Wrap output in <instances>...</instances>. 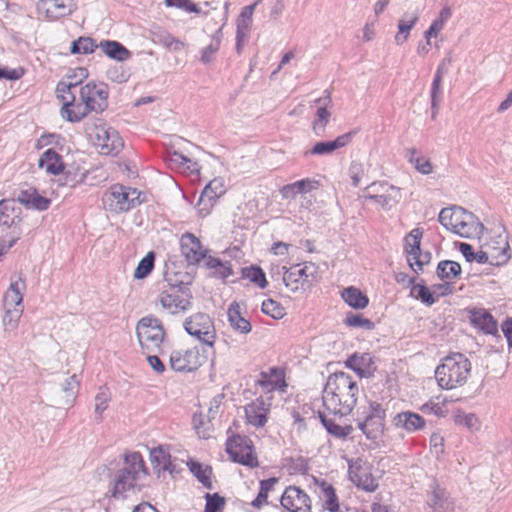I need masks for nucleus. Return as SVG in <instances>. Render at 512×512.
I'll use <instances>...</instances> for the list:
<instances>
[{"label": "nucleus", "mask_w": 512, "mask_h": 512, "mask_svg": "<svg viewBox=\"0 0 512 512\" xmlns=\"http://www.w3.org/2000/svg\"><path fill=\"white\" fill-rule=\"evenodd\" d=\"M408 162L415 168L417 173L422 175H430L434 171V164L429 157L419 153L416 148L407 150Z\"/></svg>", "instance_id": "nucleus-37"}, {"label": "nucleus", "mask_w": 512, "mask_h": 512, "mask_svg": "<svg viewBox=\"0 0 512 512\" xmlns=\"http://www.w3.org/2000/svg\"><path fill=\"white\" fill-rule=\"evenodd\" d=\"M202 365L198 348L175 350L171 353L170 366L176 372L193 371Z\"/></svg>", "instance_id": "nucleus-19"}, {"label": "nucleus", "mask_w": 512, "mask_h": 512, "mask_svg": "<svg viewBox=\"0 0 512 512\" xmlns=\"http://www.w3.org/2000/svg\"><path fill=\"white\" fill-rule=\"evenodd\" d=\"M319 417L326 431L334 437H346L352 433V426L337 423V419L341 420L343 416H333V413L324 409L319 411Z\"/></svg>", "instance_id": "nucleus-28"}, {"label": "nucleus", "mask_w": 512, "mask_h": 512, "mask_svg": "<svg viewBox=\"0 0 512 512\" xmlns=\"http://www.w3.org/2000/svg\"><path fill=\"white\" fill-rule=\"evenodd\" d=\"M9 228V232L1 236L0 247H2V251H9L19 240L21 235V226L13 225V227Z\"/></svg>", "instance_id": "nucleus-52"}, {"label": "nucleus", "mask_w": 512, "mask_h": 512, "mask_svg": "<svg viewBox=\"0 0 512 512\" xmlns=\"http://www.w3.org/2000/svg\"><path fill=\"white\" fill-rule=\"evenodd\" d=\"M344 324L350 327L355 328H363V329H373L374 323L372 320L363 317L360 314H350L347 315L346 318H344Z\"/></svg>", "instance_id": "nucleus-58"}, {"label": "nucleus", "mask_w": 512, "mask_h": 512, "mask_svg": "<svg viewBox=\"0 0 512 512\" xmlns=\"http://www.w3.org/2000/svg\"><path fill=\"white\" fill-rule=\"evenodd\" d=\"M483 250H490L498 255H505L509 257L508 241L501 236L496 238V241H492L490 243L485 244V249Z\"/></svg>", "instance_id": "nucleus-63"}, {"label": "nucleus", "mask_w": 512, "mask_h": 512, "mask_svg": "<svg viewBox=\"0 0 512 512\" xmlns=\"http://www.w3.org/2000/svg\"><path fill=\"white\" fill-rule=\"evenodd\" d=\"M0 225L7 226V228L20 225L19 217H11L10 209L5 200L0 201Z\"/></svg>", "instance_id": "nucleus-61"}, {"label": "nucleus", "mask_w": 512, "mask_h": 512, "mask_svg": "<svg viewBox=\"0 0 512 512\" xmlns=\"http://www.w3.org/2000/svg\"><path fill=\"white\" fill-rule=\"evenodd\" d=\"M74 0H38L36 11L39 18L56 21L71 14Z\"/></svg>", "instance_id": "nucleus-17"}, {"label": "nucleus", "mask_w": 512, "mask_h": 512, "mask_svg": "<svg viewBox=\"0 0 512 512\" xmlns=\"http://www.w3.org/2000/svg\"><path fill=\"white\" fill-rule=\"evenodd\" d=\"M346 366L355 371L360 377H368L374 373L373 358L369 353L353 354L347 358Z\"/></svg>", "instance_id": "nucleus-27"}, {"label": "nucleus", "mask_w": 512, "mask_h": 512, "mask_svg": "<svg viewBox=\"0 0 512 512\" xmlns=\"http://www.w3.org/2000/svg\"><path fill=\"white\" fill-rule=\"evenodd\" d=\"M262 312L273 319H282L286 315L285 308L273 299L263 301Z\"/></svg>", "instance_id": "nucleus-50"}, {"label": "nucleus", "mask_w": 512, "mask_h": 512, "mask_svg": "<svg viewBox=\"0 0 512 512\" xmlns=\"http://www.w3.org/2000/svg\"><path fill=\"white\" fill-rule=\"evenodd\" d=\"M400 190L398 187L386 182H374L368 187V193L364 195L365 201H373L382 209L390 210L399 202Z\"/></svg>", "instance_id": "nucleus-15"}, {"label": "nucleus", "mask_w": 512, "mask_h": 512, "mask_svg": "<svg viewBox=\"0 0 512 512\" xmlns=\"http://www.w3.org/2000/svg\"><path fill=\"white\" fill-rule=\"evenodd\" d=\"M98 45L94 43L93 38L79 37L76 41L72 42L70 52L72 54H89L94 52Z\"/></svg>", "instance_id": "nucleus-49"}, {"label": "nucleus", "mask_w": 512, "mask_h": 512, "mask_svg": "<svg viewBox=\"0 0 512 512\" xmlns=\"http://www.w3.org/2000/svg\"><path fill=\"white\" fill-rule=\"evenodd\" d=\"M110 400V392L106 387L98 389L96 396H94V415H96V420L98 422L102 421L103 412L107 410Z\"/></svg>", "instance_id": "nucleus-43"}, {"label": "nucleus", "mask_w": 512, "mask_h": 512, "mask_svg": "<svg viewBox=\"0 0 512 512\" xmlns=\"http://www.w3.org/2000/svg\"><path fill=\"white\" fill-rule=\"evenodd\" d=\"M455 423L470 431L479 430V420L474 414L459 413L455 416Z\"/></svg>", "instance_id": "nucleus-59"}, {"label": "nucleus", "mask_w": 512, "mask_h": 512, "mask_svg": "<svg viewBox=\"0 0 512 512\" xmlns=\"http://www.w3.org/2000/svg\"><path fill=\"white\" fill-rule=\"evenodd\" d=\"M443 80L433 79L430 87V103H431V113H433V117L438 114L441 100H443V86L441 83Z\"/></svg>", "instance_id": "nucleus-48"}, {"label": "nucleus", "mask_w": 512, "mask_h": 512, "mask_svg": "<svg viewBox=\"0 0 512 512\" xmlns=\"http://www.w3.org/2000/svg\"><path fill=\"white\" fill-rule=\"evenodd\" d=\"M27 285L21 274L16 279L10 281L9 288L4 294V324L5 331H13L23 315V295Z\"/></svg>", "instance_id": "nucleus-5"}, {"label": "nucleus", "mask_w": 512, "mask_h": 512, "mask_svg": "<svg viewBox=\"0 0 512 512\" xmlns=\"http://www.w3.org/2000/svg\"><path fill=\"white\" fill-rule=\"evenodd\" d=\"M260 2L261 0H257L251 5L242 8L241 13L236 20V32H244V30L249 28L250 24L252 23L253 12Z\"/></svg>", "instance_id": "nucleus-46"}, {"label": "nucleus", "mask_w": 512, "mask_h": 512, "mask_svg": "<svg viewBox=\"0 0 512 512\" xmlns=\"http://www.w3.org/2000/svg\"><path fill=\"white\" fill-rule=\"evenodd\" d=\"M154 260L155 255L153 252H149L148 254H146V256L142 258L140 262H138L136 270H134V279L141 280L146 278L150 274L152 269H154Z\"/></svg>", "instance_id": "nucleus-47"}, {"label": "nucleus", "mask_w": 512, "mask_h": 512, "mask_svg": "<svg viewBox=\"0 0 512 512\" xmlns=\"http://www.w3.org/2000/svg\"><path fill=\"white\" fill-rule=\"evenodd\" d=\"M204 196L218 197L220 198L225 194V181L221 177H216L207 183L202 190Z\"/></svg>", "instance_id": "nucleus-51"}, {"label": "nucleus", "mask_w": 512, "mask_h": 512, "mask_svg": "<svg viewBox=\"0 0 512 512\" xmlns=\"http://www.w3.org/2000/svg\"><path fill=\"white\" fill-rule=\"evenodd\" d=\"M342 299L354 309H365L368 306V297L359 288L350 287L342 291Z\"/></svg>", "instance_id": "nucleus-41"}, {"label": "nucleus", "mask_w": 512, "mask_h": 512, "mask_svg": "<svg viewBox=\"0 0 512 512\" xmlns=\"http://www.w3.org/2000/svg\"><path fill=\"white\" fill-rule=\"evenodd\" d=\"M218 200V197L204 196L203 194H201V196H199V200L197 203L198 215L201 216L202 218H205L208 215H210L213 207H215V204Z\"/></svg>", "instance_id": "nucleus-56"}, {"label": "nucleus", "mask_w": 512, "mask_h": 512, "mask_svg": "<svg viewBox=\"0 0 512 512\" xmlns=\"http://www.w3.org/2000/svg\"><path fill=\"white\" fill-rule=\"evenodd\" d=\"M422 235V230L415 228L404 238V251L407 254L408 265L416 273L422 271L423 266L430 261V255L421 252Z\"/></svg>", "instance_id": "nucleus-14"}, {"label": "nucleus", "mask_w": 512, "mask_h": 512, "mask_svg": "<svg viewBox=\"0 0 512 512\" xmlns=\"http://www.w3.org/2000/svg\"><path fill=\"white\" fill-rule=\"evenodd\" d=\"M429 505L434 512H453L455 511V504L448 496V494L440 489L435 488L431 493Z\"/></svg>", "instance_id": "nucleus-36"}, {"label": "nucleus", "mask_w": 512, "mask_h": 512, "mask_svg": "<svg viewBox=\"0 0 512 512\" xmlns=\"http://www.w3.org/2000/svg\"><path fill=\"white\" fill-rule=\"evenodd\" d=\"M18 202L28 209H35L37 211H45L50 206V200L38 194L35 188L20 191Z\"/></svg>", "instance_id": "nucleus-29"}, {"label": "nucleus", "mask_w": 512, "mask_h": 512, "mask_svg": "<svg viewBox=\"0 0 512 512\" xmlns=\"http://www.w3.org/2000/svg\"><path fill=\"white\" fill-rule=\"evenodd\" d=\"M167 164L172 169L189 172L190 174H198V163L183 156L181 152L173 151L168 153Z\"/></svg>", "instance_id": "nucleus-31"}, {"label": "nucleus", "mask_w": 512, "mask_h": 512, "mask_svg": "<svg viewBox=\"0 0 512 512\" xmlns=\"http://www.w3.org/2000/svg\"><path fill=\"white\" fill-rule=\"evenodd\" d=\"M281 507L288 512H311V498L299 487H286L281 496Z\"/></svg>", "instance_id": "nucleus-18"}, {"label": "nucleus", "mask_w": 512, "mask_h": 512, "mask_svg": "<svg viewBox=\"0 0 512 512\" xmlns=\"http://www.w3.org/2000/svg\"><path fill=\"white\" fill-rule=\"evenodd\" d=\"M444 404L445 400L437 396L436 398L430 399V401L425 403L424 406L421 407V411L424 413L434 414L437 417H444Z\"/></svg>", "instance_id": "nucleus-57"}, {"label": "nucleus", "mask_w": 512, "mask_h": 512, "mask_svg": "<svg viewBox=\"0 0 512 512\" xmlns=\"http://www.w3.org/2000/svg\"><path fill=\"white\" fill-rule=\"evenodd\" d=\"M318 188V181L310 178H304L294 183L282 186L280 194L284 200H294L296 196L308 194Z\"/></svg>", "instance_id": "nucleus-24"}, {"label": "nucleus", "mask_w": 512, "mask_h": 512, "mask_svg": "<svg viewBox=\"0 0 512 512\" xmlns=\"http://www.w3.org/2000/svg\"><path fill=\"white\" fill-rule=\"evenodd\" d=\"M470 320H472L474 326L486 334L494 335L497 333L496 321L486 310L479 309L472 312Z\"/></svg>", "instance_id": "nucleus-34"}, {"label": "nucleus", "mask_w": 512, "mask_h": 512, "mask_svg": "<svg viewBox=\"0 0 512 512\" xmlns=\"http://www.w3.org/2000/svg\"><path fill=\"white\" fill-rule=\"evenodd\" d=\"M272 403L263 397L256 398L245 408L246 422L255 428H262L268 421Z\"/></svg>", "instance_id": "nucleus-21"}, {"label": "nucleus", "mask_w": 512, "mask_h": 512, "mask_svg": "<svg viewBox=\"0 0 512 512\" xmlns=\"http://www.w3.org/2000/svg\"><path fill=\"white\" fill-rule=\"evenodd\" d=\"M166 281L168 282L167 288L160 291L158 303L162 309L167 311L168 314L177 315L184 313L190 309L191 301L189 294L182 291L178 284H172L171 278L166 274Z\"/></svg>", "instance_id": "nucleus-7"}, {"label": "nucleus", "mask_w": 512, "mask_h": 512, "mask_svg": "<svg viewBox=\"0 0 512 512\" xmlns=\"http://www.w3.org/2000/svg\"><path fill=\"white\" fill-rule=\"evenodd\" d=\"M411 295L427 305H432L435 302L434 296L425 284L413 285L411 288Z\"/></svg>", "instance_id": "nucleus-55"}, {"label": "nucleus", "mask_w": 512, "mask_h": 512, "mask_svg": "<svg viewBox=\"0 0 512 512\" xmlns=\"http://www.w3.org/2000/svg\"><path fill=\"white\" fill-rule=\"evenodd\" d=\"M358 396L359 386L351 375L334 372L329 375L322 391V406L333 416L343 417L351 413Z\"/></svg>", "instance_id": "nucleus-2"}, {"label": "nucleus", "mask_w": 512, "mask_h": 512, "mask_svg": "<svg viewBox=\"0 0 512 512\" xmlns=\"http://www.w3.org/2000/svg\"><path fill=\"white\" fill-rule=\"evenodd\" d=\"M470 369L469 359L462 353H454L443 358L435 369V379L442 389H456L466 383Z\"/></svg>", "instance_id": "nucleus-4"}, {"label": "nucleus", "mask_w": 512, "mask_h": 512, "mask_svg": "<svg viewBox=\"0 0 512 512\" xmlns=\"http://www.w3.org/2000/svg\"><path fill=\"white\" fill-rule=\"evenodd\" d=\"M359 429L367 439L374 443L382 441L384 435V409L378 402L369 405V412L364 421L359 422Z\"/></svg>", "instance_id": "nucleus-13"}, {"label": "nucleus", "mask_w": 512, "mask_h": 512, "mask_svg": "<svg viewBox=\"0 0 512 512\" xmlns=\"http://www.w3.org/2000/svg\"><path fill=\"white\" fill-rule=\"evenodd\" d=\"M98 48L102 50V53L107 55L110 59H115L116 61L123 62L130 58V52L124 45L115 42V41H101L98 44Z\"/></svg>", "instance_id": "nucleus-38"}, {"label": "nucleus", "mask_w": 512, "mask_h": 512, "mask_svg": "<svg viewBox=\"0 0 512 512\" xmlns=\"http://www.w3.org/2000/svg\"><path fill=\"white\" fill-rule=\"evenodd\" d=\"M150 458L152 463L162 469H167L168 465L171 464V456L162 447L151 450Z\"/></svg>", "instance_id": "nucleus-60"}, {"label": "nucleus", "mask_w": 512, "mask_h": 512, "mask_svg": "<svg viewBox=\"0 0 512 512\" xmlns=\"http://www.w3.org/2000/svg\"><path fill=\"white\" fill-rule=\"evenodd\" d=\"M137 476H128L115 473L114 482H112L111 496L115 498L125 497V493L133 491L135 484L140 480Z\"/></svg>", "instance_id": "nucleus-33"}, {"label": "nucleus", "mask_w": 512, "mask_h": 512, "mask_svg": "<svg viewBox=\"0 0 512 512\" xmlns=\"http://www.w3.org/2000/svg\"><path fill=\"white\" fill-rule=\"evenodd\" d=\"M181 255L190 265H198L207 255V248L202 245L199 238L186 232L180 238Z\"/></svg>", "instance_id": "nucleus-20"}, {"label": "nucleus", "mask_w": 512, "mask_h": 512, "mask_svg": "<svg viewBox=\"0 0 512 512\" xmlns=\"http://www.w3.org/2000/svg\"><path fill=\"white\" fill-rule=\"evenodd\" d=\"M356 132H346L332 141L317 142L312 146L311 150L304 152V156H324L334 153L335 151L345 147L351 143Z\"/></svg>", "instance_id": "nucleus-22"}, {"label": "nucleus", "mask_w": 512, "mask_h": 512, "mask_svg": "<svg viewBox=\"0 0 512 512\" xmlns=\"http://www.w3.org/2000/svg\"><path fill=\"white\" fill-rule=\"evenodd\" d=\"M186 333L197 338L199 343L213 348L216 342V328L208 314L195 313L184 323Z\"/></svg>", "instance_id": "nucleus-8"}, {"label": "nucleus", "mask_w": 512, "mask_h": 512, "mask_svg": "<svg viewBox=\"0 0 512 512\" xmlns=\"http://www.w3.org/2000/svg\"><path fill=\"white\" fill-rule=\"evenodd\" d=\"M438 221L447 231L461 238H479L484 229L477 217L460 206L444 207L439 212Z\"/></svg>", "instance_id": "nucleus-3"}, {"label": "nucleus", "mask_w": 512, "mask_h": 512, "mask_svg": "<svg viewBox=\"0 0 512 512\" xmlns=\"http://www.w3.org/2000/svg\"><path fill=\"white\" fill-rule=\"evenodd\" d=\"M86 133H88L94 147L103 155L118 154L123 149V140L119 133L105 124L88 126Z\"/></svg>", "instance_id": "nucleus-6"}, {"label": "nucleus", "mask_w": 512, "mask_h": 512, "mask_svg": "<svg viewBox=\"0 0 512 512\" xmlns=\"http://www.w3.org/2000/svg\"><path fill=\"white\" fill-rule=\"evenodd\" d=\"M452 15L451 9L449 7H444L439 16L431 23L430 27L425 32H440L445 23L450 19Z\"/></svg>", "instance_id": "nucleus-62"}, {"label": "nucleus", "mask_w": 512, "mask_h": 512, "mask_svg": "<svg viewBox=\"0 0 512 512\" xmlns=\"http://www.w3.org/2000/svg\"><path fill=\"white\" fill-rule=\"evenodd\" d=\"M315 103L319 105V109H317L316 118L312 122V129L317 135H321L325 132L326 125L330 119V112L327 111V108L331 105L330 96L318 98Z\"/></svg>", "instance_id": "nucleus-30"}, {"label": "nucleus", "mask_w": 512, "mask_h": 512, "mask_svg": "<svg viewBox=\"0 0 512 512\" xmlns=\"http://www.w3.org/2000/svg\"><path fill=\"white\" fill-rule=\"evenodd\" d=\"M188 467L191 473L197 477L198 481L203 484V487L207 489H212V481H211V468L203 467L201 463L190 460L188 462Z\"/></svg>", "instance_id": "nucleus-42"}, {"label": "nucleus", "mask_w": 512, "mask_h": 512, "mask_svg": "<svg viewBox=\"0 0 512 512\" xmlns=\"http://www.w3.org/2000/svg\"><path fill=\"white\" fill-rule=\"evenodd\" d=\"M243 276L249 279L250 282L259 286L260 289L267 287V279L262 269L256 267H249L243 270Z\"/></svg>", "instance_id": "nucleus-53"}, {"label": "nucleus", "mask_w": 512, "mask_h": 512, "mask_svg": "<svg viewBox=\"0 0 512 512\" xmlns=\"http://www.w3.org/2000/svg\"><path fill=\"white\" fill-rule=\"evenodd\" d=\"M509 260L508 256L498 254L492 250H481L474 255V261L479 264L490 263L499 266Z\"/></svg>", "instance_id": "nucleus-45"}, {"label": "nucleus", "mask_w": 512, "mask_h": 512, "mask_svg": "<svg viewBox=\"0 0 512 512\" xmlns=\"http://www.w3.org/2000/svg\"><path fill=\"white\" fill-rule=\"evenodd\" d=\"M138 343L146 351L159 349L164 341V328L160 321L153 317L141 318L136 325Z\"/></svg>", "instance_id": "nucleus-10"}, {"label": "nucleus", "mask_w": 512, "mask_h": 512, "mask_svg": "<svg viewBox=\"0 0 512 512\" xmlns=\"http://www.w3.org/2000/svg\"><path fill=\"white\" fill-rule=\"evenodd\" d=\"M317 486H319L320 490L319 497L322 503V508L328 512H338L339 502L333 486L325 481L317 483Z\"/></svg>", "instance_id": "nucleus-32"}, {"label": "nucleus", "mask_w": 512, "mask_h": 512, "mask_svg": "<svg viewBox=\"0 0 512 512\" xmlns=\"http://www.w3.org/2000/svg\"><path fill=\"white\" fill-rule=\"evenodd\" d=\"M116 474H123L140 478L146 475L147 468L141 453L132 452L125 454L123 467H121L120 470L116 472Z\"/></svg>", "instance_id": "nucleus-26"}, {"label": "nucleus", "mask_w": 512, "mask_h": 512, "mask_svg": "<svg viewBox=\"0 0 512 512\" xmlns=\"http://www.w3.org/2000/svg\"><path fill=\"white\" fill-rule=\"evenodd\" d=\"M348 476L356 487L368 492H374L378 488V481L371 473V466L363 460H356L348 466Z\"/></svg>", "instance_id": "nucleus-16"}, {"label": "nucleus", "mask_w": 512, "mask_h": 512, "mask_svg": "<svg viewBox=\"0 0 512 512\" xmlns=\"http://www.w3.org/2000/svg\"><path fill=\"white\" fill-rule=\"evenodd\" d=\"M439 34H415L416 37L412 39L413 43L417 45L418 56H425L434 49H438Z\"/></svg>", "instance_id": "nucleus-40"}, {"label": "nucleus", "mask_w": 512, "mask_h": 512, "mask_svg": "<svg viewBox=\"0 0 512 512\" xmlns=\"http://www.w3.org/2000/svg\"><path fill=\"white\" fill-rule=\"evenodd\" d=\"M158 39L155 42L163 45L166 49L171 51H178L183 47V43L173 37L172 34H156Z\"/></svg>", "instance_id": "nucleus-64"}, {"label": "nucleus", "mask_w": 512, "mask_h": 512, "mask_svg": "<svg viewBox=\"0 0 512 512\" xmlns=\"http://www.w3.org/2000/svg\"><path fill=\"white\" fill-rule=\"evenodd\" d=\"M225 450L233 462L250 468L259 466L252 441L247 436L233 435L229 437L225 443Z\"/></svg>", "instance_id": "nucleus-9"}, {"label": "nucleus", "mask_w": 512, "mask_h": 512, "mask_svg": "<svg viewBox=\"0 0 512 512\" xmlns=\"http://www.w3.org/2000/svg\"><path fill=\"white\" fill-rule=\"evenodd\" d=\"M139 192L123 185H114L103 195V204L109 211L122 213L139 203Z\"/></svg>", "instance_id": "nucleus-11"}, {"label": "nucleus", "mask_w": 512, "mask_h": 512, "mask_svg": "<svg viewBox=\"0 0 512 512\" xmlns=\"http://www.w3.org/2000/svg\"><path fill=\"white\" fill-rule=\"evenodd\" d=\"M220 48V38L216 34H212L210 37V42H208L207 46L203 48L201 61L204 64L211 63L213 56Z\"/></svg>", "instance_id": "nucleus-54"}, {"label": "nucleus", "mask_w": 512, "mask_h": 512, "mask_svg": "<svg viewBox=\"0 0 512 512\" xmlns=\"http://www.w3.org/2000/svg\"><path fill=\"white\" fill-rule=\"evenodd\" d=\"M228 322L232 328L242 334L251 332L250 321L241 315V308L237 302H233L228 308Z\"/></svg>", "instance_id": "nucleus-35"}, {"label": "nucleus", "mask_w": 512, "mask_h": 512, "mask_svg": "<svg viewBox=\"0 0 512 512\" xmlns=\"http://www.w3.org/2000/svg\"><path fill=\"white\" fill-rule=\"evenodd\" d=\"M391 424L395 428L402 429L408 433H413L425 427V419L416 412H399L392 417Z\"/></svg>", "instance_id": "nucleus-23"}, {"label": "nucleus", "mask_w": 512, "mask_h": 512, "mask_svg": "<svg viewBox=\"0 0 512 512\" xmlns=\"http://www.w3.org/2000/svg\"><path fill=\"white\" fill-rule=\"evenodd\" d=\"M316 264L313 262H304L303 264H295L289 268H284L282 274V282L286 289L296 293L303 288L310 279L316 274Z\"/></svg>", "instance_id": "nucleus-12"}, {"label": "nucleus", "mask_w": 512, "mask_h": 512, "mask_svg": "<svg viewBox=\"0 0 512 512\" xmlns=\"http://www.w3.org/2000/svg\"><path fill=\"white\" fill-rule=\"evenodd\" d=\"M63 178L61 185L69 188H76L78 185L82 184L85 181L86 173L85 171L76 168H68L63 171Z\"/></svg>", "instance_id": "nucleus-44"}, {"label": "nucleus", "mask_w": 512, "mask_h": 512, "mask_svg": "<svg viewBox=\"0 0 512 512\" xmlns=\"http://www.w3.org/2000/svg\"><path fill=\"white\" fill-rule=\"evenodd\" d=\"M62 102L61 116L70 123L80 122L92 112L102 113L108 107V87L103 82L60 81L55 88Z\"/></svg>", "instance_id": "nucleus-1"}, {"label": "nucleus", "mask_w": 512, "mask_h": 512, "mask_svg": "<svg viewBox=\"0 0 512 512\" xmlns=\"http://www.w3.org/2000/svg\"><path fill=\"white\" fill-rule=\"evenodd\" d=\"M37 165L40 169L45 170V173L53 176L62 174L65 167L62 156L53 149L42 152Z\"/></svg>", "instance_id": "nucleus-25"}, {"label": "nucleus", "mask_w": 512, "mask_h": 512, "mask_svg": "<svg viewBox=\"0 0 512 512\" xmlns=\"http://www.w3.org/2000/svg\"><path fill=\"white\" fill-rule=\"evenodd\" d=\"M437 275L442 282H453L461 275V266L454 260H442L438 263Z\"/></svg>", "instance_id": "nucleus-39"}]
</instances>
